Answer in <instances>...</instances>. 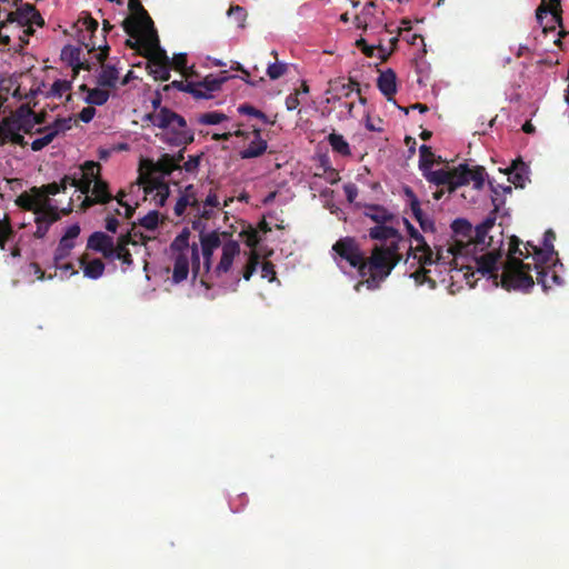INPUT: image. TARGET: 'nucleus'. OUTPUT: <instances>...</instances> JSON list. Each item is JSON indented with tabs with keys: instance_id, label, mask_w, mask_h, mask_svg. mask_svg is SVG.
Masks as SVG:
<instances>
[{
	"instance_id": "17",
	"label": "nucleus",
	"mask_w": 569,
	"mask_h": 569,
	"mask_svg": "<svg viewBox=\"0 0 569 569\" xmlns=\"http://www.w3.org/2000/svg\"><path fill=\"white\" fill-rule=\"evenodd\" d=\"M183 147L177 153H162L157 161L148 160V166L151 171L159 172L162 176H169L172 171L177 169H181L180 162L184 158V150L187 144H182Z\"/></svg>"
},
{
	"instance_id": "14",
	"label": "nucleus",
	"mask_w": 569,
	"mask_h": 569,
	"mask_svg": "<svg viewBox=\"0 0 569 569\" xmlns=\"http://www.w3.org/2000/svg\"><path fill=\"white\" fill-rule=\"evenodd\" d=\"M410 237L417 242L413 246L409 240L406 247L402 250H407L408 257L412 256L415 259L419 261L420 264H431L433 263V251L426 241L425 237L421 232L407 219H405ZM408 259H406L407 261Z\"/></svg>"
},
{
	"instance_id": "61",
	"label": "nucleus",
	"mask_w": 569,
	"mask_h": 569,
	"mask_svg": "<svg viewBox=\"0 0 569 569\" xmlns=\"http://www.w3.org/2000/svg\"><path fill=\"white\" fill-rule=\"evenodd\" d=\"M502 201H498L497 197H492V203H493V210L480 224L483 229H487L488 231L495 226L496 222V213L500 208Z\"/></svg>"
},
{
	"instance_id": "29",
	"label": "nucleus",
	"mask_w": 569,
	"mask_h": 569,
	"mask_svg": "<svg viewBox=\"0 0 569 569\" xmlns=\"http://www.w3.org/2000/svg\"><path fill=\"white\" fill-rule=\"evenodd\" d=\"M191 269V256L173 254L172 280L179 283L187 279Z\"/></svg>"
},
{
	"instance_id": "36",
	"label": "nucleus",
	"mask_w": 569,
	"mask_h": 569,
	"mask_svg": "<svg viewBox=\"0 0 569 569\" xmlns=\"http://www.w3.org/2000/svg\"><path fill=\"white\" fill-rule=\"evenodd\" d=\"M327 140H329L331 149L335 150L336 152L342 156H350L352 153V151L350 150V143L346 138H343V134L331 133L327 136Z\"/></svg>"
},
{
	"instance_id": "12",
	"label": "nucleus",
	"mask_w": 569,
	"mask_h": 569,
	"mask_svg": "<svg viewBox=\"0 0 569 569\" xmlns=\"http://www.w3.org/2000/svg\"><path fill=\"white\" fill-rule=\"evenodd\" d=\"M72 128V118H57L50 124L38 127L34 134H41L31 142V149L34 151L42 150L50 144L57 136L64 134L67 130Z\"/></svg>"
},
{
	"instance_id": "22",
	"label": "nucleus",
	"mask_w": 569,
	"mask_h": 569,
	"mask_svg": "<svg viewBox=\"0 0 569 569\" xmlns=\"http://www.w3.org/2000/svg\"><path fill=\"white\" fill-rule=\"evenodd\" d=\"M60 219L58 208H48L36 214L37 229L34 237L38 239L44 238L49 231L50 226Z\"/></svg>"
},
{
	"instance_id": "43",
	"label": "nucleus",
	"mask_w": 569,
	"mask_h": 569,
	"mask_svg": "<svg viewBox=\"0 0 569 569\" xmlns=\"http://www.w3.org/2000/svg\"><path fill=\"white\" fill-rule=\"evenodd\" d=\"M452 229L457 237H461L460 239L467 240L468 237H471L473 233L472 224L462 218L456 219L452 223Z\"/></svg>"
},
{
	"instance_id": "50",
	"label": "nucleus",
	"mask_w": 569,
	"mask_h": 569,
	"mask_svg": "<svg viewBox=\"0 0 569 569\" xmlns=\"http://www.w3.org/2000/svg\"><path fill=\"white\" fill-rule=\"evenodd\" d=\"M259 264V256L254 251H250L247 258V262L242 269V277L244 280H249L254 273Z\"/></svg>"
},
{
	"instance_id": "30",
	"label": "nucleus",
	"mask_w": 569,
	"mask_h": 569,
	"mask_svg": "<svg viewBox=\"0 0 569 569\" xmlns=\"http://www.w3.org/2000/svg\"><path fill=\"white\" fill-rule=\"evenodd\" d=\"M365 217L378 223H388L395 219V214L381 204H365Z\"/></svg>"
},
{
	"instance_id": "35",
	"label": "nucleus",
	"mask_w": 569,
	"mask_h": 569,
	"mask_svg": "<svg viewBox=\"0 0 569 569\" xmlns=\"http://www.w3.org/2000/svg\"><path fill=\"white\" fill-rule=\"evenodd\" d=\"M16 234V231L11 223V218L8 213L0 217V248L6 249V243L11 240Z\"/></svg>"
},
{
	"instance_id": "54",
	"label": "nucleus",
	"mask_w": 569,
	"mask_h": 569,
	"mask_svg": "<svg viewBox=\"0 0 569 569\" xmlns=\"http://www.w3.org/2000/svg\"><path fill=\"white\" fill-rule=\"evenodd\" d=\"M227 16L229 18H233L239 28L244 27V21L247 19V11L244 10V8L240 6H230V8L227 11Z\"/></svg>"
},
{
	"instance_id": "15",
	"label": "nucleus",
	"mask_w": 569,
	"mask_h": 569,
	"mask_svg": "<svg viewBox=\"0 0 569 569\" xmlns=\"http://www.w3.org/2000/svg\"><path fill=\"white\" fill-rule=\"evenodd\" d=\"M101 166L93 160L86 161L73 174H64V182L77 187L83 194L90 192L96 179L100 174Z\"/></svg>"
},
{
	"instance_id": "41",
	"label": "nucleus",
	"mask_w": 569,
	"mask_h": 569,
	"mask_svg": "<svg viewBox=\"0 0 569 569\" xmlns=\"http://www.w3.org/2000/svg\"><path fill=\"white\" fill-rule=\"evenodd\" d=\"M228 116L226 113H221V111H207L206 113H200L198 117V123L202 126H217V123H222V121H227Z\"/></svg>"
},
{
	"instance_id": "6",
	"label": "nucleus",
	"mask_w": 569,
	"mask_h": 569,
	"mask_svg": "<svg viewBox=\"0 0 569 569\" xmlns=\"http://www.w3.org/2000/svg\"><path fill=\"white\" fill-rule=\"evenodd\" d=\"M521 240L517 236L510 238L508 259L501 273V287L508 291L522 290L528 291L535 284L530 274V263L523 262L519 256H523L520 249Z\"/></svg>"
},
{
	"instance_id": "63",
	"label": "nucleus",
	"mask_w": 569,
	"mask_h": 569,
	"mask_svg": "<svg viewBox=\"0 0 569 569\" xmlns=\"http://www.w3.org/2000/svg\"><path fill=\"white\" fill-rule=\"evenodd\" d=\"M26 10L32 13L28 26H30V27H32L33 24H36L38 27L44 26V20L41 17L40 12L36 9L34 6L26 3Z\"/></svg>"
},
{
	"instance_id": "20",
	"label": "nucleus",
	"mask_w": 569,
	"mask_h": 569,
	"mask_svg": "<svg viewBox=\"0 0 569 569\" xmlns=\"http://www.w3.org/2000/svg\"><path fill=\"white\" fill-rule=\"evenodd\" d=\"M87 247L91 250L100 252L106 259L114 257L113 238L103 231H94L88 238Z\"/></svg>"
},
{
	"instance_id": "31",
	"label": "nucleus",
	"mask_w": 569,
	"mask_h": 569,
	"mask_svg": "<svg viewBox=\"0 0 569 569\" xmlns=\"http://www.w3.org/2000/svg\"><path fill=\"white\" fill-rule=\"evenodd\" d=\"M459 173H462L466 179V184L470 181H473V186L477 189H481L485 183V169L482 167H477L476 169H470L468 164L461 163L458 166Z\"/></svg>"
},
{
	"instance_id": "25",
	"label": "nucleus",
	"mask_w": 569,
	"mask_h": 569,
	"mask_svg": "<svg viewBox=\"0 0 569 569\" xmlns=\"http://www.w3.org/2000/svg\"><path fill=\"white\" fill-rule=\"evenodd\" d=\"M377 86L388 101H393V97L398 92L396 72L392 69L382 71L378 78Z\"/></svg>"
},
{
	"instance_id": "33",
	"label": "nucleus",
	"mask_w": 569,
	"mask_h": 569,
	"mask_svg": "<svg viewBox=\"0 0 569 569\" xmlns=\"http://www.w3.org/2000/svg\"><path fill=\"white\" fill-rule=\"evenodd\" d=\"M20 132L21 131L19 129H7L3 127V120L0 121V146H3L9 141L21 147L27 146L28 142L24 139V136Z\"/></svg>"
},
{
	"instance_id": "4",
	"label": "nucleus",
	"mask_w": 569,
	"mask_h": 569,
	"mask_svg": "<svg viewBox=\"0 0 569 569\" xmlns=\"http://www.w3.org/2000/svg\"><path fill=\"white\" fill-rule=\"evenodd\" d=\"M78 24L81 27L79 34V41L81 42V44L84 46L89 52H94L97 50L100 51L97 54V60L102 66L101 72L97 78V84L100 88H116L117 82L119 80V71L114 66L104 64L110 48L107 43L101 46L94 41V33L98 31L99 28L98 21L94 20L89 13H87L86 17L78 21Z\"/></svg>"
},
{
	"instance_id": "52",
	"label": "nucleus",
	"mask_w": 569,
	"mask_h": 569,
	"mask_svg": "<svg viewBox=\"0 0 569 569\" xmlns=\"http://www.w3.org/2000/svg\"><path fill=\"white\" fill-rule=\"evenodd\" d=\"M405 192L410 199V206H411V210H412L415 218L417 220H421V218H423L425 213H423V210L421 209V204H420L418 197L416 196L415 191L410 187H406Z\"/></svg>"
},
{
	"instance_id": "38",
	"label": "nucleus",
	"mask_w": 569,
	"mask_h": 569,
	"mask_svg": "<svg viewBox=\"0 0 569 569\" xmlns=\"http://www.w3.org/2000/svg\"><path fill=\"white\" fill-rule=\"evenodd\" d=\"M441 162L442 159L439 156L438 159L436 158L435 152L432 151V148L428 144H421L420 147V160H419V168L421 171L428 168H432L435 162Z\"/></svg>"
},
{
	"instance_id": "1",
	"label": "nucleus",
	"mask_w": 569,
	"mask_h": 569,
	"mask_svg": "<svg viewBox=\"0 0 569 569\" xmlns=\"http://www.w3.org/2000/svg\"><path fill=\"white\" fill-rule=\"evenodd\" d=\"M488 230L478 224L473 229L471 237L467 240L456 239L449 248L457 268L476 269L482 276L488 274L491 278H498V262L502 256L501 248H492L483 252L491 242H487ZM492 241V237H490Z\"/></svg>"
},
{
	"instance_id": "34",
	"label": "nucleus",
	"mask_w": 569,
	"mask_h": 569,
	"mask_svg": "<svg viewBox=\"0 0 569 569\" xmlns=\"http://www.w3.org/2000/svg\"><path fill=\"white\" fill-rule=\"evenodd\" d=\"M527 166L522 160H513L508 171L509 180L517 187H523L526 182Z\"/></svg>"
},
{
	"instance_id": "9",
	"label": "nucleus",
	"mask_w": 569,
	"mask_h": 569,
	"mask_svg": "<svg viewBox=\"0 0 569 569\" xmlns=\"http://www.w3.org/2000/svg\"><path fill=\"white\" fill-rule=\"evenodd\" d=\"M331 250H333V260L338 268L342 270L346 267L357 269L358 276L366 278V254L356 238L342 237L331 247Z\"/></svg>"
},
{
	"instance_id": "58",
	"label": "nucleus",
	"mask_w": 569,
	"mask_h": 569,
	"mask_svg": "<svg viewBox=\"0 0 569 569\" xmlns=\"http://www.w3.org/2000/svg\"><path fill=\"white\" fill-rule=\"evenodd\" d=\"M183 194L188 199V207H191L196 212L200 211V202L196 194L193 184H188L183 189Z\"/></svg>"
},
{
	"instance_id": "24",
	"label": "nucleus",
	"mask_w": 569,
	"mask_h": 569,
	"mask_svg": "<svg viewBox=\"0 0 569 569\" xmlns=\"http://www.w3.org/2000/svg\"><path fill=\"white\" fill-rule=\"evenodd\" d=\"M69 182H64V177L61 179L60 182H50L47 184H42L40 187H32L31 191L34 193H38L41 197V200L46 207L48 208H57L56 206L51 204V200L49 198L50 194L54 196L61 191H64L67 189V186Z\"/></svg>"
},
{
	"instance_id": "64",
	"label": "nucleus",
	"mask_w": 569,
	"mask_h": 569,
	"mask_svg": "<svg viewBox=\"0 0 569 569\" xmlns=\"http://www.w3.org/2000/svg\"><path fill=\"white\" fill-rule=\"evenodd\" d=\"M171 62V68L179 72H183L187 68V56L184 53L176 54Z\"/></svg>"
},
{
	"instance_id": "8",
	"label": "nucleus",
	"mask_w": 569,
	"mask_h": 569,
	"mask_svg": "<svg viewBox=\"0 0 569 569\" xmlns=\"http://www.w3.org/2000/svg\"><path fill=\"white\" fill-rule=\"evenodd\" d=\"M128 8L132 13L122 22L124 32L131 38L132 41L140 39H149V42H157V30L154 29L153 21L141 4L140 0H133L128 3Z\"/></svg>"
},
{
	"instance_id": "16",
	"label": "nucleus",
	"mask_w": 569,
	"mask_h": 569,
	"mask_svg": "<svg viewBox=\"0 0 569 569\" xmlns=\"http://www.w3.org/2000/svg\"><path fill=\"white\" fill-rule=\"evenodd\" d=\"M369 238L385 241V246H396L399 248H403L408 243V239H406L398 229L387 223H378L369 228Z\"/></svg>"
},
{
	"instance_id": "44",
	"label": "nucleus",
	"mask_w": 569,
	"mask_h": 569,
	"mask_svg": "<svg viewBox=\"0 0 569 569\" xmlns=\"http://www.w3.org/2000/svg\"><path fill=\"white\" fill-rule=\"evenodd\" d=\"M426 264H421V267L416 270L411 277L415 279L417 284L422 286L428 283L431 289L437 287V281L430 277V270L425 267Z\"/></svg>"
},
{
	"instance_id": "40",
	"label": "nucleus",
	"mask_w": 569,
	"mask_h": 569,
	"mask_svg": "<svg viewBox=\"0 0 569 569\" xmlns=\"http://www.w3.org/2000/svg\"><path fill=\"white\" fill-rule=\"evenodd\" d=\"M3 126H6L9 130H19L24 134H34L36 129L38 128L36 124H33L32 118H29L28 120H21L17 123L13 120H3Z\"/></svg>"
},
{
	"instance_id": "3",
	"label": "nucleus",
	"mask_w": 569,
	"mask_h": 569,
	"mask_svg": "<svg viewBox=\"0 0 569 569\" xmlns=\"http://www.w3.org/2000/svg\"><path fill=\"white\" fill-rule=\"evenodd\" d=\"M403 258L402 248L376 244L372 248L371 256L368 258L365 257L367 278H362L353 288H356V291H360L363 286L369 290L379 289L381 282L390 276L392 270Z\"/></svg>"
},
{
	"instance_id": "39",
	"label": "nucleus",
	"mask_w": 569,
	"mask_h": 569,
	"mask_svg": "<svg viewBox=\"0 0 569 569\" xmlns=\"http://www.w3.org/2000/svg\"><path fill=\"white\" fill-rule=\"evenodd\" d=\"M110 97V93L107 89L96 88L88 89V94L84 99L86 103L89 106H104Z\"/></svg>"
},
{
	"instance_id": "47",
	"label": "nucleus",
	"mask_w": 569,
	"mask_h": 569,
	"mask_svg": "<svg viewBox=\"0 0 569 569\" xmlns=\"http://www.w3.org/2000/svg\"><path fill=\"white\" fill-rule=\"evenodd\" d=\"M31 12L26 10V4L21 6L16 12H10L8 16V22H18L21 27L29 24Z\"/></svg>"
},
{
	"instance_id": "46",
	"label": "nucleus",
	"mask_w": 569,
	"mask_h": 569,
	"mask_svg": "<svg viewBox=\"0 0 569 569\" xmlns=\"http://www.w3.org/2000/svg\"><path fill=\"white\" fill-rule=\"evenodd\" d=\"M231 128H233V131H223L222 133H214L212 134L213 140H229L231 137L248 139L249 133L247 132V129H242L241 124H232Z\"/></svg>"
},
{
	"instance_id": "5",
	"label": "nucleus",
	"mask_w": 569,
	"mask_h": 569,
	"mask_svg": "<svg viewBox=\"0 0 569 569\" xmlns=\"http://www.w3.org/2000/svg\"><path fill=\"white\" fill-rule=\"evenodd\" d=\"M192 228L199 231V244H204L212 250L221 247V257L217 266L212 269V274L221 277L229 272L234 258L240 253L239 242L230 239V233L226 231L212 230L206 232V226L199 219L192 221Z\"/></svg>"
},
{
	"instance_id": "28",
	"label": "nucleus",
	"mask_w": 569,
	"mask_h": 569,
	"mask_svg": "<svg viewBox=\"0 0 569 569\" xmlns=\"http://www.w3.org/2000/svg\"><path fill=\"white\" fill-rule=\"evenodd\" d=\"M17 206L20 208L32 211L36 214L43 211L46 209L41 197L38 193L30 191H24L18 196L16 199Z\"/></svg>"
},
{
	"instance_id": "42",
	"label": "nucleus",
	"mask_w": 569,
	"mask_h": 569,
	"mask_svg": "<svg viewBox=\"0 0 569 569\" xmlns=\"http://www.w3.org/2000/svg\"><path fill=\"white\" fill-rule=\"evenodd\" d=\"M104 263L101 259L96 258L83 267V273L86 277L91 279H98L103 274L104 271Z\"/></svg>"
},
{
	"instance_id": "49",
	"label": "nucleus",
	"mask_w": 569,
	"mask_h": 569,
	"mask_svg": "<svg viewBox=\"0 0 569 569\" xmlns=\"http://www.w3.org/2000/svg\"><path fill=\"white\" fill-rule=\"evenodd\" d=\"M72 88L70 81L67 80H57L51 86V89L48 91L47 97H54L56 99H60L64 92H69Z\"/></svg>"
},
{
	"instance_id": "32",
	"label": "nucleus",
	"mask_w": 569,
	"mask_h": 569,
	"mask_svg": "<svg viewBox=\"0 0 569 569\" xmlns=\"http://www.w3.org/2000/svg\"><path fill=\"white\" fill-rule=\"evenodd\" d=\"M90 192L101 204L108 203L113 198L109 190L108 182L103 180L100 174L96 179Z\"/></svg>"
},
{
	"instance_id": "27",
	"label": "nucleus",
	"mask_w": 569,
	"mask_h": 569,
	"mask_svg": "<svg viewBox=\"0 0 569 569\" xmlns=\"http://www.w3.org/2000/svg\"><path fill=\"white\" fill-rule=\"evenodd\" d=\"M129 243L136 244L137 241L132 239L129 232L121 234L114 244V257L112 258L121 260L127 267H130L133 263L131 252L128 249Z\"/></svg>"
},
{
	"instance_id": "51",
	"label": "nucleus",
	"mask_w": 569,
	"mask_h": 569,
	"mask_svg": "<svg viewBox=\"0 0 569 569\" xmlns=\"http://www.w3.org/2000/svg\"><path fill=\"white\" fill-rule=\"evenodd\" d=\"M329 86H331L329 92H341L345 97H348L355 90V87H359V83L352 80L348 83H345L341 80H336L329 83Z\"/></svg>"
},
{
	"instance_id": "55",
	"label": "nucleus",
	"mask_w": 569,
	"mask_h": 569,
	"mask_svg": "<svg viewBox=\"0 0 569 569\" xmlns=\"http://www.w3.org/2000/svg\"><path fill=\"white\" fill-rule=\"evenodd\" d=\"M33 114V109L29 107L28 104H21L16 109V112L7 116L2 119H13L16 123H19V121H23V119H31V116Z\"/></svg>"
},
{
	"instance_id": "13",
	"label": "nucleus",
	"mask_w": 569,
	"mask_h": 569,
	"mask_svg": "<svg viewBox=\"0 0 569 569\" xmlns=\"http://www.w3.org/2000/svg\"><path fill=\"white\" fill-rule=\"evenodd\" d=\"M190 230L183 228L181 232L170 243L172 254L191 256V271L193 278H197L201 271L199 246L197 242L189 243Z\"/></svg>"
},
{
	"instance_id": "57",
	"label": "nucleus",
	"mask_w": 569,
	"mask_h": 569,
	"mask_svg": "<svg viewBox=\"0 0 569 569\" xmlns=\"http://www.w3.org/2000/svg\"><path fill=\"white\" fill-rule=\"evenodd\" d=\"M287 64L274 62L267 67V76L270 80H278L283 77L287 72Z\"/></svg>"
},
{
	"instance_id": "59",
	"label": "nucleus",
	"mask_w": 569,
	"mask_h": 569,
	"mask_svg": "<svg viewBox=\"0 0 569 569\" xmlns=\"http://www.w3.org/2000/svg\"><path fill=\"white\" fill-rule=\"evenodd\" d=\"M182 92H188L191 94L194 99H209V93H204L202 89L199 87L198 83L188 82L184 83Z\"/></svg>"
},
{
	"instance_id": "2",
	"label": "nucleus",
	"mask_w": 569,
	"mask_h": 569,
	"mask_svg": "<svg viewBox=\"0 0 569 569\" xmlns=\"http://www.w3.org/2000/svg\"><path fill=\"white\" fill-rule=\"evenodd\" d=\"M161 93L156 91L151 100L152 113L146 114V120L164 132L158 134L160 139L172 146L189 144L194 139L192 130L188 129L186 120L168 107H161Z\"/></svg>"
},
{
	"instance_id": "11",
	"label": "nucleus",
	"mask_w": 569,
	"mask_h": 569,
	"mask_svg": "<svg viewBox=\"0 0 569 569\" xmlns=\"http://www.w3.org/2000/svg\"><path fill=\"white\" fill-rule=\"evenodd\" d=\"M423 177L437 187H443L449 192L456 191L459 187L466 184L462 173H459L458 167L449 169L432 170V168L422 171Z\"/></svg>"
},
{
	"instance_id": "45",
	"label": "nucleus",
	"mask_w": 569,
	"mask_h": 569,
	"mask_svg": "<svg viewBox=\"0 0 569 569\" xmlns=\"http://www.w3.org/2000/svg\"><path fill=\"white\" fill-rule=\"evenodd\" d=\"M226 80L227 78H214L209 76L199 82V87L200 90L204 91L207 94H210V92H217V90H220Z\"/></svg>"
},
{
	"instance_id": "23",
	"label": "nucleus",
	"mask_w": 569,
	"mask_h": 569,
	"mask_svg": "<svg viewBox=\"0 0 569 569\" xmlns=\"http://www.w3.org/2000/svg\"><path fill=\"white\" fill-rule=\"evenodd\" d=\"M146 192L150 193L154 191L153 199L158 206H163L167 198L169 197L170 189L167 182L160 177H146Z\"/></svg>"
},
{
	"instance_id": "19",
	"label": "nucleus",
	"mask_w": 569,
	"mask_h": 569,
	"mask_svg": "<svg viewBox=\"0 0 569 569\" xmlns=\"http://www.w3.org/2000/svg\"><path fill=\"white\" fill-rule=\"evenodd\" d=\"M80 226L78 223H73L69 226L60 239L58 247L56 248L53 261L54 264H58L66 258H68L74 248V239L80 234Z\"/></svg>"
},
{
	"instance_id": "7",
	"label": "nucleus",
	"mask_w": 569,
	"mask_h": 569,
	"mask_svg": "<svg viewBox=\"0 0 569 569\" xmlns=\"http://www.w3.org/2000/svg\"><path fill=\"white\" fill-rule=\"evenodd\" d=\"M126 46L130 49L138 50L141 56L148 59L149 73L154 80L168 81L170 79L171 62L166 51L160 48L159 38L157 42L151 43L149 39H140L132 41L128 39Z\"/></svg>"
},
{
	"instance_id": "26",
	"label": "nucleus",
	"mask_w": 569,
	"mask_h": 569,
	"mask_svg": "<svg viewBox=\"0 0 569 569\" xmlns=\"http://www.w3.org/2000/svg\"><path fill=\"white\" fill-rule=\"evenodd\" d=\"M556 233L552 229H548L543 234V247H533V259L537 262L547 263L551 260L552 254L556 253L553 241Z\"/></svg>"
},
{
	"instance_id": "56",
	"label": "nucleus",
	"mask_w": 569,
	"mask_h": 569,
	"mask_svg": "<svg viewBox=\"0 0 569 569\" xmlns=\"http://www.w3.org/2000/svg\"><path fill=\"white\" fill-rule=\"evenodd\" d=\"M139 224L148 230H154L159 224V212L157 210L149 211L139 219Z\"/></svg>"
},
{
	"instance_id": "53",
	"label": "nucleus",
	"mask_w": 569,
	"mask_h": 569,
	"mask_svg": "<svg viewBox=\"0 0 569 569\" xmlns=\"http://www.w3.org/2000/svg\"><path fill=\"white\" fill-rule=\"evenodd\" d=\"M543 262L535 263V268L537 270V282L542 286L543 290L551 288V279H550V270L543 268L541 264Z\"/></svg>"
},
{
	"instance_id": "60",
	"label": "nucleus",
	"mask_w": 569,
	"mask_h": 569,
	"mask_svg": "<svg viewBox=\"0 0 569 569\" xmlns=\"http://www.w3.org/2000/svg\"><path fill=\"white\" fill-rule=\"evenodd\" d=\"M203 152L189 156V158L182 163L181 169L190 173L196 172L199 168Z\"/></svg>"
},
{
	"instance_id": "62",
	"label": "nucleus",
	"mask_w": 569,
	"mask_h": 569,
	"mask_svg": "<svg viewBox=\"0 0 569 569\" xmlns=\"http://www.w3.org/2000/svg\"><path fill=\"white\" fill-rule=\"evenodd\" d=\"M200 247H201V254H202V259H203V263H202L203 270L206 273H209V272L212 273L211 264H212V254H213L214 250L206 247L204 244H200Z\"/></svg>"
},
{
	"instance_id": "37",
	"label": "nucleus",
	"mask_w": 569,
	"mask_h": 569,
	"mask_svg": "<svg viewBox=\"0 0 569 569\" xmlns=\"http://www.w3.org/2000/svg\"><path fill=\"white\" fill-rule=\"evenodd\" d=\"M81 48L68 44L61 50L60 58L62 62L73 69V67L81 60Z\"/></svg>"
},
{
	"instance_id": "21",
	"label": "nucleus",
	"mask_w": 569,
	"mask_h": 569,
	"mask_svg": "<svg viewBox=\"0 0 569 569\" xmlns=\"http://www.w3.org/2000/svg\"><path fill=\"white\" fill-rule=\"evenodd\" d=\"M551 14L553 22L562 29V8L560 0H541V4L536 10V18L539 23L542 22V18L546 14ZM566 32L561 30L560 37H565Z\"/></svg>"
},
{
	"instance_id": "48",
	"label": "nucleus",
	"mask_w": 569,
	"mask_h": 569,
	"mask_svg": "<svg viewBox=\"0 0 569 569\" xmlns=\"http://www.w3.org/2000/svg\"><path fill=\"white\" fill-rule=\"evenodd\" d=\"M399 42V36L393 37L390 40V44L387 47L380 42L378 44V57L382 62H387L389 58L392 56V53L396 51L397 46Z\"/></svg>"
},
{
	"instance_id": "18",
	"label": "nucleus",
	"mask_w": 569,
	"mask_h": 569,
	"mask_svg": "<svg viewBox=\"0 0 569 569\" xmlns=\"http://www.w3.org/2000/svg\"><path fill=\"white\" fill-rule=\"evenodd\" d=\"M369 26H385L387 32L391 33L388 26L385 23V11L379 10L378 4L370 0L365 8H362V12L356 16V27L366 29Z\"/></svg>"
},
{
	"instance_id": "10",
	"label": "nucleus",
	"mask_w": 569,
	"mask_h": 569,
	"mask_svg": "<svg viewBox=\"0 0 569 569\" xmlns=\"http://www.w3.org/2000/svg\"><path fill=\"white\" fill-rule=\"evenodd\" d=\"M248 139L238 138L234 142V147L239 148L238 156L241 159H252L262 156L267 148L268 142L261 136V129L256 124L250 126Z\"/></svg>"
}]
</instances>
